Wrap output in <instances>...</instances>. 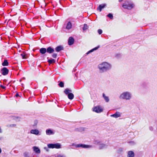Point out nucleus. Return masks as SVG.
Returning <instances> with one entry per match:
<instances>
[{
    "instance_id": "1",
    "label": "nucleus",
    "mask_w": 157,
    "mask_h": 157,
    "mask_svg": "<svg viewBox=\"0 0 157 157\" xmlns=\"http://www.w3.org/2000/svg\"><path fill=\"white\" fill-rule=\"evenodd\" d=\"M98 68L100 72L103 73L109 70L111 68V66L107 62H104L98 65Z\"/></svg>"
},
{
    "instance_id": "2",
    "label": "nucleus",
    "mask_w": 157,
    "mask_h": 157,
    "mask_svg": "<svg viewBox=\"0 0 157 157\" xmlns=\"http://www.w3.org/2000/svg\"><path fill=\"white\" fill-rule=\"evenodd\" d=\"M132 97V95L131 92L129 91H124L121 94L119 98L121 99L128 100L131 99Z\"/></svg>"
},
{
    "instance_id": "3",
    "label": "nucleus",
    "mask_w": 157,
    "mask_h": 157,
    "mask_svg": "<svg viewBox=\"0 0 157 157\" xmlns=\"http://www.w3.org/2000/svg\"><path fill=\"white\" fill-rule=\"evenodd\" d=\"M122 7L124 9L131 10L134 7V5L131 2L126 1L122 5Z\"/></svg>"
},
{
    "instance_id": "4",
    "label": "nucleus",
    "mask_w": 157,
    "mask_h": 157,
    "mask_svg": "<svg viewBox=\"0 0 157 157\" xmlns=\"http://www.w3.org/2000/svg\"><path fill=\"white\" fill-rule=\"evenodd\" d=\"M72 90L68 88L66 89L64 91V93L67 95L68 98L70 100L73 99L74 98V95L71 93Z\"/></svg>"
},
{
    "instance_id": "5",
    "label": "nucleus",
    "mask_w": 157,
    "mask_h": 157,
    "mask_svg": "<svg viewBox=\"0 0 157 157\" xmlns=\"http://www.w3.org/2000/svg\"><path fill=\"white\" fill-rule=\"evenodd\" d=\"M47 146L48 148H56L59 149L61 148V145L60 144L58 143L55 144H48Z\"/></svg>"
},
{
    "instance_id": "6",
    "label": "nucleus",
    "mask_w": 157,
    "mask_h": 157,
    "mask_svg": "<svg viewBox=\"0 0 157 157\" xmlns=\"http://www.w3.org/2000/svg\"><path fill=\"white\" fill-rule=\"evenodd\" d=\"M93 110L97 113H99L103 111V109L101 107L98 105L94 107Z\"/></svg>"
},
{
    "instance_id": "7",
    "label": "nucleus",
    "mask_w": 157,
    "mask_h": 157,
    "mask_svg": "<svg viewBox=\"0 0 157 157\" xmlns=\"http://www.w3.org/2000/svg\"><path fill=\"white\" fill-rule=\"evenodd\" d=\"M1 71L2 75H7L9 72V70L6 67H4L1 70Z\"/></svg>"
},
{
    "instance_id": "8",
    "label": "nucleus",
    "mask_w": 157,
    "mask_h": 157,
    "mask_svg": "<svg viewBox=\"0 0 157 157\" xmlns=\"http://www.w3.org/2000/svg\"><path fill=\"white\" fill-rule=\"evenodd\" d=\"M91 146L90 145L83 144H79L76 145L75 147H82L84 148H87L91 147Z\"/></svg>"
},
{
    "instance_id": "9",
    "label": "nucleus",
    "mask_w": 157,
    "mask_h": 157,
    "mask_svg": "<svg viewBox=\"0 0 157 157\" xmlns=\"http://www.w3.org/2000/svg\"><path fill=\"white\" fill-rule=\"evenodd\" d=\"M106 6V4L105 3L100 4L98 7L97 10L99 11V12H101L102 10Z\"/></svg>"
},
{
    "instance_id": "10",
    "label": "nucleus",
    "mask_w": 157,
    "mask_h": 157,
    "mask_svg": "<svg viewBox=\"0 0 157 157\" xmlns=\"http://www.w3.org/2000/svg\"><path fill=\"white\" fill-rule=\"evenodd\" d=\"M30 132L31 134H33L36 135H40V134H39V131L37 129H32L31 130Z\"/></svg>"
},
{
    "instance_id": "11",
    "label": "nucleus",
    "mask_w": 157,
    "mask_h": 157,
    "mask_svg": "<svg viewBox=\"0 0 157 157\" xmlns=\"http://www.w3.org/2000/svg\"><path fill=\"white\" fill-rule=\"evenodd\" d=\"M74 39L72 37H70L68 40V44L69 45H72L74 42Z\"/></svg>"
},
{
    "instance_id": "12",
    "label": "nucleus",
    "mask_w": 157,
    "mask_h": 157,
    "mask_svg": "<svg viewBox=\"0 0 157 157\" xmlns=\"http://www.w3.org/2000/svg\"><path fill=\"white\" fill-rule=\"evenodd\" d=\"M121 116L120 113L118 112H117L114 114L111 115L110 116L112 117H113L115 118H117L118 117H120Z\"/></svg>"
},
{
    "instance_id": "13",
    "label": "nucleus",
    "mask_w": 157,
    "mask_h": 157,
    "mask_svg": "<svg viewBox=\"0 0 157 157\" xmlns=\"http://www.w3.org/2000/svg\"><path fill=\"white\" fill-rule=\"evenodd\" d=\"M33 151L36 154H40V149L37 147L34 146L33 147Z\"/></svg>"
},
{
    "instance_id": "14",
    "label": "nucleus",
    "mask_w": 157,
    "mask_h": 157,
    "mask_svg": "<svg viewBox=\"0 0 157 157\" xmlns=\"http://www.w3.org/2000/svg\"><path fill=\"white\" fill-rule=\"evenodd\" d=\"M47 52L51 54L54 51V49L51 47H49L46 49Z\"/></svg>"
},
{
    "instance_id": "15",
    "label": "nucleus",
    "mask_w": 157,
    "mask_h": 157,
    "mask_svg": "<svg viewBox=\"0 0 157 157\" xmlns=\"http://www.w3.org/2000/svg\"><path fill=\"white\" fill-rule=\"evenodd\" d=\"M63 49V47L62 46H59L57 47L56 48L55 50L57 52H59L61 50H62Z\"/></svg>"
},
{
    "instance_id": "16",
    "label": "nucleus",
    "mask_w": 157,
    "mask_h": 157,
    "mask_svg": "<svg viewBox=\"0 0 157 157\" xmlns=\"http://www.w3.org/2000/svg\"><path fill=\"white\" fill-rule=\"evenodd\" d=\"M102 96L105 101L106 102H108L109 101V97L108 96H105L104 93L102 94Z\"/></svg>"
},
{
    "instance_id": "17",
    "label": "nucleus",
    "mask_w": 157,
    "mask_h": 157,
    "mask_svg": "<svg viewBox=\"0 0 157 157\" xmlns=\"http://www.w3.org/2000/svg\"><path fill=\"white\" fill-rule=\"evenodd\" d=\"M72 26V25L70 21H69L68 22L67 25L66 27V29L68 30H69L71 28Z\"/></svg>"
},
{
    "instance_id": "18",
    "label": "nucleus",
    "mask_w": 157,
    "mask_h": 157,
    "mask_svg": "<svg viewBox=\"0 0 157 157\" xmlns=\"http://www.w3.org/2000/svg\"><path fill=\"white\" fill-rule=\"evenodd\" d=\"M99 149H101L105 148L107 147V145L105 144L102 143H101L99 144Z\"/></svg>"
},
{
    "instance_id": "19",
    "label": "nucleus",
    "mask_w": 157,
    "mask_h": 157,
    "mask_svg": "<svg viewBox=\"0 0 157 157\" xmlns=\"http://www.w3.org/2000/svg\"><path fill=\"white\" fill-rule=\"evenodd\" d=\"M39 51L42 54H44L47 52L46 49L45 48H41L40 49Z\"/></svg>"
},
{
    "instance_id": "20",
    "label": "nucleus",
    "mask_w": 157,
    "mask_h": 157,
    "mask_svg": "<svg viewBox=\"0 0 157 157\" xmlns=\"http://www.w3.org/2000/svg\"><path fill=\"white\" fill-rule=\"evenodd\" d=\"M46 134L48 135L53 134H54L53 132L50 129L46 130Z\"/></svg>"
},
{
    "instance_id": "21",
    "label": "nucleus",
    "mask_w": 157,
    "mask_h": 157,
    "mask_svg": "<svg viewBox=\"0 0 157 157\" xmlns=\"http://www.w3.org/2000/svg\"><path fill=\"white\" fill-rule=\"evenodd\" d=\"M134 153L132 151H129L128 152V157H134Z\"/></svg>"
},
{
    "instance_id": "22",
    "label": "nucleus",
    "mask_w": 157,
    "mask_h": 157,
    "mask_svg": "<svg viewBox=\"0 0 157 157\" xmlns=\"http://www.w3.org/2000/svg\"><path fill=\"white\" fill-rule=\"evenodd\" d=\"M99 47H100L99 46H98L97 47H96L94 48L91 49V50H90L88 52L86 53V54L87 55L89 54L91 52H93L95 50H96L97 49H98L99 48Z\"/></svg>"
},
{
    "instance_id": "23",
    "label": "nucleus",
    "mask_w": 157,
    "mask_h": 157,
    "mask_svg": "<svg viewBox=\"0 0 157 157\" xmlns=\"http://www.w3.org/2000/svg\"><path fill=\"white\" fill-rule=\"evenodd\" d=\"M9 64V63L7 60L5 59L4 62L2 63V65L3 66H7Z\"/></svg>"
},
{
    "instance_id": "24",
    "label": "nucleus",
    "mask_w": 157,
    "mask_h": 157,
    "mask_svg": "<svg viewBox=\"0 0 157 157\" xmlns=\"http://www.w3.org/2000/svg\"><path fill=\"white\" fill-rule=\"evenodd\" d=\"M48 62L50 63H54L55 62V60L53 59H51L48 60Z\"/></svg>"
},
{
    "instance_id": "25",
    "label": "nucleus",
    "mask_w": 157,
    "mask_h": 157,
    "mask_svg": "<svg viewBox=\"0 0 157 157\" xmlns=\"http://www.w3.org/2000/svg\"><path fill=\"white\" fill-rule=\"evenodd\" d=\"M107 17L110 18V19H113V16L112 14L109 13L107 15Z\"/></svg>"
},
{
    "instance_id": "26",
    "label": "nucleus",
    "mask_w": 157,
    "mask_h": 157,
    "mask_svg": "<svg viewBox=\"0 0 157 157\" xmlns=\"http://www.w3.org/2000/svg\"><path fill=\"white\" fill-rule=\"evenodd\" d=\"M59 86L61 87H63L64 86V83L63 82H60L59 84Z\"/></svg>"
},
{
    "instance_id": "27",
    "label": "nucleus",
    "mask_w": 157,
    "mask_h": 157,
    "mask_svg": "<svg viewBox=\"0 0 157 157\" xmlns=\"http://www.w3.org/2000/svg\"><path fill=\"white\" fill-rule=\"evenodd\" d=\"M88 28V26L86 24H84V26L83 28V30H85Z\"/></svg>"
},
{
    "instance_id": "28",
    "label": "nucleus",
    "mask_w": 157,
    "mask_h": 157,
    "mask_svg": "<svg viewBox=\"0 0 157 157\" xmlns=\"http://www.w3.org/2000/svg\"><path fill=\"white\" fill-rule=\"evenodd\" d=\"M24 155L25 157H29V154L28 152H25L24 153Z\"/></svg>"
},
{
    "instance_id": "29",
    "label": "nucleus",
    "mask_w": 157,
    "mask_h": 157,
    "mask_svg": "<svg viewBox=\"0 0 157 157\" xmlns=\"http://www.w3.org/2000/svg\"><path fill=\"white\" fill-rule=\"evenodd\" d=\"M21 56H22V59H26V57L25 56V55L24 54V53H22L21 54Z\"/></svg>"
},
{
    "instance_id": "30",
    "label": "nucleus",
    "mask_w": 157,
    "mask_h": 157,
    "mask_svg": "<svg viewBox=\"0 0 157 157\" xmlns=\"http://www.w3.org/2000/svg\"><path fill=\"white\" fill-rule=\"evenodd\" d=\"M56 157H66V156L64 155L58 154L56 155Z\"/></svg>"
},
{
    "instance_id": "31",
    "label": "nucleus",
    "mask_w": 157,
    "mask_h": 157,
    "mask_svg": "<svg viewBox=\"0 0 157 157\" xmlns=\"http://www.w3.org/2000/svg\"><path fill=\"white\" fill-rule=\"evenodd\" d=\"M98 34H99L100 35L102 34V31L101 29H99L98 30Z\"/></svg>"
},
{
    "instance_id": "32",
    "label": "nucleus",
    "mask_w": 157,
    "mask_h": 157,
    "mask_svg": "<svg viewBox=\"0 0 157 157\" xmlns=\"http://www.w3.org/2000/svg\"><path fill=\"white\" fill-rule=\"evenodd\" d=\"M57 55L56 53H53L52 55V57L54 58H56L57 56Z\"/></svg>"
},
{
    "instance_id": "33",
    "label": "nucleus",
    "mask_w": 157,
    "mask_h": 157,
    "mask_svg": "<svg viewBox=\"0 0 157 157\" xmlns=\"http://www.w3.org/2000/svg\"><path fill=\"white\" fill-rule=\"evenodd\" d=\"M95 143L96 144H97L98 145H99V144H100V141L98 140L95 141Z\"/></svg>"
},
{
    "instance_id": "34",
    "label": "nucleus",
    "mask_w": 157,
    "mask_h": 157,
    "mask_svg": "<svg viewBox=\"0 0 157 157\" xmlns=\"http://www.w3.org/2000/svg\"><path fill=\"white\" fill-rule=\"evenodd\" d=\"M16 124H11L10 125V127H16Z\"/></svg>"
},
{
    "instance_id": "35",
    "label": "nucleus",
    "mask_w": 157,
    "mask_h": 157,
    "mask_svg": "<svg viewBox=\"0 0 157 157\" xmlns=\"http://www.w3.org/2000/svg\"><path fill=\"white\" fill-rule=\"evenodd\" d=\"M0 87H1V88H2L3 89H5L6 88V87L5 86H2V85H0Z\"/></svg>"
},
{
    "instance_id": "36",
    "label": "nucleus",
    "mask_w": 157,
    "mask_h": 157,
    "mask_svg": "<svg viewBox=\"0 0 157 157\" xmlns=\"http://www.w3.org/2000/svg\"><path fill=\"white\" fill-rule=\"evenodd\" d=\"M15 96H16V97H18V96H19V95L18 94V93H17V94H16Z\"/></svg>"
},
{
    "instance_id": "37",
    "label": "nucleus",
    "mask_w": 157,
    "mask_h": 157,
    "mask_svg": "<svg viewBox=\"0 0 157 157\" xmlns=\"http://www.w3.org/2000/svg\"><path fill=\"white\" fill-rule=\"evenodd\" d=\"M44 148L45 149H46L47 151H48L47 148V147H44Z\"/></svg>"
},
{
    "instance_id": "38",
    "label": "nucleus",
    "mask_w": 157,
    "mask_h": 157,
    "mask_svg": "<svg viewBox=\"0 0 157 157\" xmlns=\"http://www.w3.org/2000/svg\"><path fill=\"white\" fill-rule=\"evenodd\" d=\"M44 148L45 149H46L47 151H48L47 148V147H44Z\"/></svg>"
},
{
    "instance_id": "39",
    "label": "nucleus",
    "mask_w": 157,
    "mask_h": 157,
    "mask_svg": "<svg viewBox=\"0 0 157 157\" xmlns=\"http://www.w3.org/2000/svg\"><path fill=\"white\" fill-rule=\"evenodd\" d=\"M2 152V150L1 148L0 147V153H1Z\"/></svg>"
},
{
    "instance_id": "40",
    "label": "nucleus",
    "mask_w": 157,
    "mask_h": 157,
    "mask_svg": "<svg viewBox=\"0 0 157 157\" xmlns=\"http://www.w3.org/2000/svg\"><path fill=\"white\" fill-rule=\"evenodd\" d=\"M36 124H37V122L35 123V125H34V126H35V125H36Z\"/></svg>"
},
{
    "instance_id": "41",
    "label": "nucleus",
    "mask_w": 157,
    "mask_h": 157,
    "mask_svg": "<svg viewBox=\"0 0 157 157\" xmlns=\"http://www.w3.org/2000/svg\"><path fill=\"white\" fill-rule=\"evenodd\" d=\"M123 0H119V2H121Z\"/></svg>"
},
{
    "instance_id": "42",
    "label": "nucleus",
    "mask_w": 157,
    "mask_h": 157,
    "mask_svg": "<svg viewBox=\"0 0 157 157\" xmlns=\"http://www.w3.org/2000/svg\"><path fill=\"white\" fill-rule=\"evenodd\" d=\"M152 128V127H151V128H150V130H151V128Z\"/></svg>"
},
{
    "instance_id": "43",
    "label": "nucleus",
    "mask_w": 157,
    "mask_h": 157,
    "mask_svg": "<svg viewBox=\"0 0 157 157\" xmlns=\"http://www.w3.org/2000/svg\"><path fill=\"white\" fill-rule=\"evenodd\" d=\"M72 145H74V144H72Z\"/></svg>"
}]
</instances>
